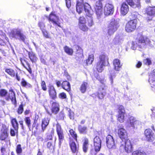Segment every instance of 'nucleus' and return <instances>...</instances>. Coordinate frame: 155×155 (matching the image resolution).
<instances>
[{
    "label": "nucleus",
    "mask_w": 155,
    "mask_h": 155,
    "mask_svg": "<svg viewBox=\"0 0 155 155\" xmlns=\"http://www.w3.org/2000/svg\"><path fill=\"white\" fill-rule=\"evenodd\" d=\"M117 28L116 23L111 21L109 24L107 28V33L110 35H113L117 30Z\"/></svg>",
    "instance_id": "22"
},
{
    "label": "nucleus",
    "mask_w": 155,
    "mask_h": 155,
    "mask_svg": "<svg viewBox=\"0 0 155 155\" xmlns=\"http://www.w3.org/2000/svg\"><path fill=\"white\" fill-rule=\"evenodd\" d=\"M78 129L80 134H86L87 133V127L85 126L79 124L78 125Z\"/></svg>",
    "instance_id": "36"
},
{
    "label": "nucleus",
    "mask_w": 155,
    "mask_h": 155,
    "mask_svg": "<svg viewBox=\"0 0 155 155\" xmlns=\"http://www.w3.org/2000/svg\"><path fill=\"white\" fill-rule=\"evenodd\" d=\"M94 60V56L93 54L89 55L88 58L86 60V65L91 64Z\"/></svg>",
    "instance_id": "47"
},
{
    "label": "nucleus",
    "mask_w": 155,
    "mask_h": 155,
    "mask_svg": "<svg viewBox=\"0 0 155 155\" xmlns=\"http://www.w3.org/2000/svg\"><path fill=\"white\" fill-rule=\"evenodd\" d=\"M101 90H103L102 88L100 87L98 91L96 93V95L100 99H102L104 97L106 93L104 92H101Z\"/></svg>",
    "instance_id": "42"
},
{
    "label": "nucleus",
    "mask_w": 155,
    "mask_h": 155,
    "mask_svg": "<svg viewBox=\"0 0 155 155\" xmlns=\"http://www.w3.org/2000/svg\"><path fill=\"white\" fill-rule=\"evenodd\" d=\"M15 150L17 154L18 155L22 152V149L21 144H18L16 147Z\"/></svg>",
    "instance_id": "52"
},
{
    "label": "nucleus",
    "mask_w": 155,
    "mask_h": 155,
    "mask_svg": "<svg viewBox=\"0 0 155 155\" xmlns=\"http://www.w3.org/2000/svg\"><path fill=\"white\" fill-rule=\"evenodd\" d=\"M46 17L48 18L49 21L51 22L54 25H55L58 26L61 28V23L59 22V18L58 16L56 14L55 12L52 11L49 14L48 16Z\"/></svg>",
    "instance_id": "9"
},
{
    "label": "nucleus",
    "mask_w": 155,
    "mask_h": 155,
    "mask_svg": "<svg viewBox=\"0 0 155 155\" xmlns=\"http://www.w3.org/2000/svg\"><path fill=\"white\" fill-rule=\"evenodd\" d=\"M0 140L6 143H10V139L9 137L8 129L5 125L2 126L0 130Z\"/></svg>",
    "instance_id": "5"
},
{
    "label": "nucleus",
    "mask_w": 155,
    "mask_h": 155,
    "mask_svg": "<svg viewBox=\"0 0 155 155\" xmlns=\"http://www.w3.org/2000/svg\"><path fill=\"white\" fill-rule=\"evenodd\" d=\"M64 52L68 54L69 55L72 56L73 55L74 53L73 49L69 48L67 46H65L64 47Z\"/></svg>",
    "instance_id": "41"
},
{
    "label": "nucleus",
    "mask_w": 155,
    "mask_h": 155,
    "mask_svg": "<svg viewBox=\"0 0 155 155\" xmlns=\"http://www.w3.org/2000/svg\"><path fill=\"white\" fill-rule=\"evenodd\" d=\"M149 82H155V69L150 73L149 76Z\"/></svg>",
    "instance_id": "46"
},
{
    "label": "nucleus",
    "mask_w": 155,
    "mask_h": 155,
    "mask_svg": "<svg viewBox=\"0 0 155 155\" xmlns=\"http://www.w3.org/2000/svg\"><path fill=\"white\" fill-rule=\"evenodd\" d=\"M127 122L131 127H134L138 124V121L135 117L132 116L129 118Z\"/></svg>",
    "instance_id": "33"
},
{
    "label": "nucleus",
    "mask_w": 155,
    "mask_h": 155,
    "mask_svg": "<svg viewBox=\"0 0 155 155\" xmlns=\"http://www.w3.org/2000/svg\"><path fill=\"white\" fill-rule=\"evenodd\" d=\"M48 91L50 98L52 100H55L57 98V93L54 86L51 85L48 87Z\"/></svg>",
    "instance_id": "20"
},
{
    "label": "nucleus",
    "mask_w": 155,
    "mask_h": 155,
    "mask_svg": "<svg viewBox=\"0 0 155 155\" xmlns=\"http://www.w3.org/2000/svg\"><path fill=\"white\" fill-rule=\"evenodd\" d=\"M16 133L17 134L14 129H10V134L11 136H15Z\"/></svg>",
    "instance_id": "64"
},
{
    "label": "nucleus",
    "mask_w": 155,
    "mask_h": 155,
    "mask_svg": "<svg viewBox=\"0 0 155 155\" xmlns=\"http://www.w3.org/2000/svg\"><path fill=\"white\" fill-rule=\"evenodd\" d=\"M153 46L150 39L149 38L142 34L139 33L135 38V42L133 41L132 43L131 48L135 50L137 47L139 48L143 49L147 47H152Z\"/></svg>",
    "instance_id": "2"
},
{
    "label": "nucleus",
    "mask_w": 155,
    "mask_h": 155,
    "mask_svg": "<svg viewBox=\"0 0 155 155\" xmlns=\"http://www.w3.org/2000/svg\"><path fill=\"white\" fill-rule=\"evenodd\" d=\"M50 120V119L48 117H45L42 119L41 122V130L44 132L48 126Z\"/></svg>",
    "instance_id": "27"
},
{
    "label": "nucleus",
    "mask_w": 155,
    "mask_h": 155,
    "mask_svg": "<svg viewBox=\"0 0 155 155\" xmlns=\"http://www.w3.org/2000/svg\"><path fill=\"white\" fill-rule=\"evenodd\" d=\"M106 143L107 147L109 149H115L116 144L113 137L110 134L108 135L106 137Z\"/></svg>",
    "instance_id": "12"
},
{
    "label": "nucleus",
    "mask_w": 155,
    "mask_h": 155,
    "mask_svg": "<svg viewBox=\"0 0 155 155\" xmlns=\"http://www.w3.org/2000/svg\"><path fill=\"white\" fill-rule=\"evenodd\" d=\"M137 14L138 13L137 12H132L130 16V18L132 19L131 20H137L136 19L137 18Z\"/></svg>",
    "instance_id": "56"
},
{
    "label": "nucleus",
    "mask_w": 155,
    "mask_h": 155,
    "mask_svg": "<svg viewBox=\"0 0 155 155\" xmlns=\"http://www.w3.org/2000/svg\"><path fill=\"white\" fill-rule=\"evenodd\" d=\"M137 21L130 20L126 23L125 26V31L127 33L134 31L137 27Z\"/></svg>",
    "instance_id": "8"
},
{
    "label": "nucleus",
    "mask_w": 155,
    "mask_h": 155,
    "mask_svg": "<svg viewBox=\"0 0 155 155\" xmlns=\"http://www.w3.org/2000/svg\"><path fill=\"white\" fill-rule=\"evenodd\" d=\"M108 58L105 54L100 55L99 60L95 65L94 68L98 72L101 73L104 70L103 67L106 66V61H108Z\"/></svg>",
    "instance_id": "4"
},
{
    "label": "nucleus",
    "mask_w": 155,
    "mask_h": 155,
    "mask_svg": "<svg viewBox=\"0 0 155 155\" xmlns=\"http://www.w3.org/2000/svg\"><path fill=\"white\" fill-rule=\"evenodd\" d=\"M67 7L69 8L71 6V0H65Z\"/></svg>",
    "instance_id": "61"
},
{
    "label": "nucleus",
    "mask_w": 155,
    "mask_h": 155,
    "mask_svg": "<svg viewBox=\"0 0 155 155\" xmlns=\"http://www.w3.org/2000/svg\"><path fill=\"white\" fill-rule=\"evenodd\" d=\"M51 104L50 110L48 108H45V110L47 113L50 116H52V114L56 115L59 113L60 110V105L59 103L57 101H50Z\"/></svg>",
    "instance_id": "6"
},
{
    "label": "nucleus",
    "mask_w": 155,
    "mask_h": 155,
    "mask_svg": "<svg viewBox=\"0 0 155 155\" xmlns=\"http://www.w3.org/2000/svg\"><path fill=\"white\" fill-rule=\"evenodd\" d=\"M53 140V136L52 134H49L47 135V137L45 139L46 141L49 140L52 141Z\"/></svg>",
    "instance_id": "62"
},
{
    "label": "nucleus",
    "mask_w": 155,
    "mask_h": 155,
    "mask_svg": "<svg viewBox=\"0 0 155 155\" xmlns=\"http://www.w3.org/2000/svg\"><path fill=\"white\" fill-rule=\"evenodd\" d=\"M20 60L22 66L28 71L30 74L31 78L32 79H34L35 77L34 74V71H32L30 64L28 61L25 59L22 58H20Z\"/></svg>",
    "instance_id": "10"
},
{
    "label": "nucleus",
    "mask_w": 155,
    "mask_h": 155,
    "mask_svg": "<svg viewBox=\"0 0 155 155\" xmlns=\"http://www.w3.org/2000/svg\"><path fill=\"white\" fill-rule=\"evenodd\" d=\"M97 79L102 84V86H101L100 87L102 88V90H104L106 87L105 84L104 79V78H101L100 76L97 75L96 77Z\"/></svg>",
    "instance_id": "45"
},
{
    "label": "nucleus",
    "mask_w": 155,
    "mask_h": 155,
    "mask_svg": "<svg viewBox=\"0 0 155 155\" xmlns=\"http://www.w3.org/2000/svg\"><path fill=\"white\" fill-rule=\"evenodd\" d=\"M44 20L45 18H42V20L39 21L38 22V26L41 31L46 29V26L45 25V23L43 21Z\"/></svg>",
    "instance_id": "44"
},
{
    "label": "nucleus",
    "mask_w": 155,
    "mask_h": 155,
    "mask_svg": "<svg viewBox=\"0 0 155 155\" xmlns=\"http://www.w3.org/2000/svg\"><path fill=\"white\" fill-rule=\"evenodd\" d=\"M131 155H147L145 152L141 150H136L133 151Z\"/></svg>",
    "instance_id": "48"
},
{
    "label": "nucleus",
    "mask_w": 155,
    "mask_h": 155,
    "mask_svg": "<svg viewBox=\"0 0 155 155\" xmlns=\"http://www.w3.org/2000/svg\"><path fill=\"white\" fill-rule=\"evenodd\" d=\"M43 36L46 38H51L50 35L46 29L41 31Z\"/></svg>",
    "instance_id": "53"
},
{
    "label": "nucleus",
    "mask_w": 155,
    "mask_h": 155,
    "mask_svg": "<svg viewBox=\"0 0 155 155\" xmlns=\"http://www.w3.org/2000/svg\"><path fill=\"white\" fill-rule=\"evenodd\" d=\"M104 14L107 16L112 15L114 12V7L113 5L106 4L104 7Z\"/></svg>",
    "instance_id": "18"
},
{
    "label": "nucleus",
    "mask_w": 155,
    "mask_h": 155,
    "mask_svg": "<svg viewBox=\"0 0 155 155\" xmlns=\"http://www.w3.org/2000/svg\"><path fill=\"white\" fill-rule=\"evenodd\" d=\"M59 97L61 99H65L66 98L67 96L65 93L62 92L59 94Z\"/></svg>",
    "instance_id": "59"
},
{
    "label": "nucleus",
    "mask_w": 155,
    "mask_h": 155,
    "mask_svg": "<svg viewBox=\"0 0 155 155\" xmlns=\"http://www.w3.org/2000/svg\"><path fill=\"white\" fill-rule=\"evenodd\" d=\"M89 140L86 137L84 138L83 140V143L82 145V149L83 152L86 153L89 149Z\"/></svg>",
    "instance_id": "28"
},
{
    "label": "nucleus",
    "mask_w": 155,
    "mask_h": 155,
    "mask_svg": "<svg viewBox=\"0 0 155 155\" xmlns=\"http://www.w3.org/2000/svg\"><path fill=\"white\" fill-rule=\"evenodd\" d=\"M8 91L4 89H2L0 90V96L1 97H6L8 94Z\"/></svg>",
    "instance_id": "50"
},
{
    "label": "nucleus",
    "mask_w": 155,
    "mask_h": 155,
    "mask_svg": "<svg viewBox=\"0 0 155 155\" xmlns=\"http://www.w3.org/2000/svg\"><path fill=\"white\" fill-rule=\"evenodd\" d=\"M38 115L37 116H35L32 125V130H33L34 129H35L37 130L40 129V126L39 124L38 123Z\"/></svg>",
    "instance_id": "37"
},
{
    "label": "nucleus",
    "mask_w": 155,
    "mask_h": 155,
    "mask_svg": "<svg viewBox=\"0 0 155 155\" xmlns=\"http://www.w3.org/2000/svg\"><path fill=\"white\" fill-rule=\"evenodd\" d=\"M94 146L96 152L98 153L100 150L101 148V140L98 136H96L94 138Z\"/></svg>",
    "instance_id": "23"
},
{
    "label": "nucleus",
    "mask_w": 155,
    "mask_h": 155,
    "mask_svg": "<svg viewBox=\"0 0 155 155\" xmlns=\"http://www.w3.org/2000/svg\"><path fill=\"white\" fill-rule=\"evenodd\" d=\"M5 99L7 101L11 100L12 104L15 105H17V102L15 93L12 88H10L9 90L8 94L5 98Z\"/></svg>",
    "instance_id": "11"
},
{
    "label": "nucleus",
    "mask_w": 155,
    "mask_h": 155,
    "mask_svg": "<svg viewBox=\"0 0 155 155\" xmlns=\"http://www.w3.org/2000/svg\"><path fill=\"white\" fill-rule=\"evenodd\" d=\"M104 0H98L95 2L94 8L96 14L97 15H100L102 14L103 10L102 2Z\"/></svg>",
    "instance_id": "16"
},
{
    "label": "nucleus",
    "mask_w": 155,
    "mask_h": 155,
    "mask_svg": "<svg viewBox=\"0 0 155 155\" xmlns=\"http://www.w3.org/2000/svg\"><path fill=\"white\" fill-rule=\"evenodd\" d=\"M23 107L24 106L22 103L19 105L17 111L18 114H21L24 111Z\"/></svg>",
    "instance_id": "54"
},
{
    "label": "nucleus",
    "mask_w": 155,
    "mask_h": 155,
    "mask_svg": "<svg viewBox=\"0 0 155 155\" xmlns=\"http://www.w3.org/2000/svg\"><path fill=\"white\" fill-rule=\"evenodd\" d=\"M69 132L71 137H70L69 138H71L74 140L76 142H77L78 136L75 131L72 129H70Z\"/></svg>",
    "instance_id": "39"
},
{
    "label": "nucleus",
    "mask_w": 155,
    "mask_h": 155,
    "mask_svg": "<svg viewBox=\"0 0 155 155\" xmlns=\"http://www.w3.org/2000/svg\"><path fill=\"white\" fill-rule=\"evenodd\" d=\"M18 36L19 37L18 38L20 41H22L25 44H28L27 41V38L26 36L22 32L21 30Z\"/></svg>",
    "instance_id": "38"
},
{
    "label": "nucleus",
    "mask_w": 155,
    "mask_h": 155,
    "mask_svg": "<svg viewBox=\"0 0 155 155\" xmlns=\"http://www.w3.org/2000/svg\"><path fill=\"white\" fill-rule=\"evenodd\" d=\"M41 89L44 91H46L47 89L45 81H41Z\"/></svg>",
    "instance_id": "55"
},
{
    "label": "nucleus",
    "mask_w": 155,
    "mask_h": 155,
    "mask_svg": "<svg viewBox=\"0 0 155 155\" xmlns=\"http://www.w3.org/2000/svg\"><path fill=\"white\" fill-rule=\"evenodd\" d=\"M11 123L12 127L17 133H18L19 125L16 118H12L11 119Z\"/></svg>",
    "instance_id": "35"
},
{
    "label": "nucleus",
    "mask_w": 155,
    "mask_h": 155,
    "mask_svg": "<svg viewBox=\"0 0 155 155\" xmlns=\"http://www.w3.org/2000/svg\"><path fill=\"white\" fill-rule=\"evenodd\" d=\"M76 50L75 55V59L77 61H80L83 57V50L78 45L75 46Z\"/></svg>",
    "instance_id": "25"
},
{
    "label": "nucleus",
    "mask_w": 155,
    "mask_h": 155,
    "mask_svg": "<svg viewBox=\"0 0 155 155\" xmlns=\"http://www.w3.org/2000/svg\"><path fill=\"white\" fill-rule=\"evenodd\" d=\"M56 131L59 140V144L61 145L63 140L64 138V134L63 130L62 129L61 125L58 123L56 125Z\"/></svg>",
    "instance_id": "14"
},
{
    "label": "nucleus",
    "mask_w": 155,
    "mask_h": 155,
    "mask_svg": "<svg viewBox=\"0 0 155 155\" xmlns=\"http://www.w3.org/2000/svg\"><path fill=\"white\" fill-rule=\"evenodd\" d=\"M3 36L4 38L3 39H0V45H6V42L4 41L5 40L8 42L9 41L8 38L5 33L3 35Z\"/></svg>",
    "instance_id": "51"
},
{
    "label": "nucleus",
    "mask_w": 155,
    "mask_h": 155,
    "mask_svg": "<svg viewBox=\"0 0 155 155\" xmlns=\"http://www.w3.org/2000/svg\"><path fill=\"white\" fill-rule=\"evenodd\" d=\"M125 2L121 4L120 7V13L123 16L125 15L129 11L128 5L134 8L140 7V0H125Z\"/></svg>",
    "instance_id": "3"
},
{
    "label": "nucleus",
    "mask_w": 155,
    "mask_h": 155,
    "mask_svg": "<svg viewBox=\"0 0 155 155\" xmlns=\"http://www.w3.org/2000/svg\"><path fill=\"white\" fill-rule=\"evenodd\" d=\"M124 145H121V146H124V150L127 153H129L131 152L133 150V147L130 140L128 139L124 140Z\"/></svg>",
    "instance_id": "21"
},
{
    "label": "nucleus",
    "mask_w": 155,
    "mask_h": 155,
    "mask_svg": "<svg viewBox=\"0 0 155 155\" xmlns=\"http://www.w3.org/2000/svg\"><path fill=\"white\" fill-rule=\"evenodd\" d=\"M84 0H77L76 5V10L79 13H81L83 10V7L84 8Z\"/></svg>",
    "instance_id": "26"
},
{
    "label": "nucleus",
    "mask_w": 155,
    "mask_h": 155,
    "mask_svg": "<svg viewBox=\"0 0 155 155\" xmlns=\"http://www.w3.org/2000/svg\"><path fill=\"white\" fill-rule=\"evenodd\" d=\"M143 62L145 64L148 65H150L152 64V62L150 59L148 58L144 59Z\"/></svg>",
    "instance_id": "58"
},
{
    "label": "nucleus",
    "mask_w": 155,
    "mask_h": 155,
    "mask_svg": "<svg viewBox=\"0 0 155 155\" xmlns=\"http://www.w3.org/2000/svg\"><path fill=\"white\" fill-rule=\"evenodd\" d=\"M24 120L28 127L30 129L31 125V121L30 117H25Z\"/></svg>",
    "instance_id": "49"
},
{
    "label": "nucleus",
    "mask_w": 155,
    "mask_h": 155,
    "mask_svg": "<svg viewBox=\"0 0 155 155\" xmlns=\"http://www.w3.org/2000/svg\"><path fill=\"white\" fill-rule=\"evenodd\" d=\"M19 122L21 126V129L23 130H25L26 128V127L24 124L23 121L22 120H20L19 121Z\"/></svg>",
    "instance_id": "60"
},
{
    "label": "nucleus",
    "mask_w": 155,
    "mask_h": 155,
    "mask_svg": "<svg viewBox=\"0 0 155 155\" xmlns=\"http://www.w3.org/2000/svg\"><path fill=\"white\" fill-rule=\"evenodd\" d=\"M20 29H14L12 30L9 34V37L11 39H17Z\"/></svg>",
    "instance_id": "30"
},
{
    "label": "nucleus",
    "mask_w": 155,
    "mask_h": 155,
    "mask_svg": "<svg viewBox=\"0 0 155 155\" xmlns=\"http://www.w3.org/2000/svg\"><path fill=\"white\" fill-rule=\"evenodd\" d=\"M68 115L70 119L73 120L74 119V113L70 109L68 110Z\"/></svg>",
    "instance_id": "57"
},
{
    "label": "nucleus",
    "mask_w": 155,
    "mask_h": 155,
    "mask_svg": "<svg viewBox=\"0 0 155 155\" xmlns=\"http://www.w3.org/2000/svg\"><path fill=\"white\" fill-rule=\"evenodd\" d=\"M89 84L87 81H83L79 88V90L82 94H84L87 91Z\"/></svg>",
    "instance_id": "32"
},
{
    "label": "nucleus",
    "mask_w": 155,
    "mask_h": 155,
    "mask_svg": "<svg viewBox=\"0 0 155 155\" xmlns=\"http://www.w3.org/2000/svg\"><path fill=\"white\" fill-rule=\"evenodd\" d=\"M117 110V114L116 116L117 120L120 123L124 122L125 119V108L122 105H118Z\"/></svg>",
    "instance_id": "7"
},
{
    "label": "nucleus",
    "mask_w": 155,
    "mask_h": 155,
    "mask_svg": "<svg viewBox=\"0 0 155 155\" xmlns=\"http://www.w3.org/2000/svg\"><path fill=\"white\" fill-rule=\"evenodd\" d=\"M117 133L119 137L122 141L128 139V134L125 129L123 128H119L118 130Z\"/></svg>",
    "instance_id": "19"
},
{
    "label": "nucleus",
    "mask_w": 155,
    "mask_h": 155,
    "mask_svg": "<svg viewBox=\"0 0 155 155\" xmlns=\"http://www.w3.org/2000/svg\"><path fill=\"white\" fill-rule=\"evenodd\" d=\"M21 85L23 87L27 89L31 88L32 85L29 83L27 82L24 78L22 79V81L20 83Z\"/></svg>",
    "instance_id": "40"
},
{
    "label": "nucleus",
    "mask_w": 155,
    "mask_h": 155,
    "mask_svg": "<svg viewBox=\"0 0 155 155\" xmlns=\"http://www.w3.org/2000/svg\"><path fill=\"white\" fill-rule=\"evenodd\" d=\"M144 135L147 140L149 142H153L155 140V135L150 128L147 129L144 131Z\"/></svg>",
    "instance_id": "15"
},
{
    "label": "nucleus",
    "mask_w": 155,
    "mask_h": 155,
    "mask_svg": "<svg viewBox=\"0 0 155 155\" xmlns=\"http://www.w3.org/2000/svg\"><path fill=\"white\" fill-rule=\"evenodd\" d=\"M5 71L12 77H15L16 79L18 81H20V77L18 76V72H16L15 70L11 68H6L5 69Z\"/></svg>",
    "instance_id": "24"
},
{
    "label": "nucleus",
    "mask_w": 155,
    "mask_h": 155,
    "mask_svg": "<svg viewBox=\"0 0 155 155\" xmlns=\"http://www.w3.org/2000/svg\"><path fill=\"white\" fill-rule=\"evenodd\" d=\"M71 138H69V144L71 150L73 153H77L78 152L79 146Z\"/></svg>",
    "instance_id": "17"
},
{
    "label": "nucleus",
    "mask_w": 155,
    "mask_h": 155,
    "mask_svg": "<svg viewBox=\"0 0 155 155\" xmlns=\"http://www.w3.org/2000/svg\"><path fill=\"white\" fill-rule=\"evenodd\" d=\"M84 10L86 13V18L83 16L79 17L78 27L81 31L86 32L89 30V27H91L94 25L92 17L94 12L90 5L87 3H84Z\"/></svg>",
    "instance_id": "1"
},
{
    "label": "nucleus",
    "mask_w": 155,
    "mask_h": 155,
    "mask_svg": "<svg viewBox=\"0 0 155 155\" xmlns=\"http://www.w3.org/2000/svg\"><path fill=\"white\" fill-rule=\"evenodd\" d=\"M145 13L150 17H147L146 18V20L147 21H150L152 20L153 17L155 15V6H147L145 10Z\"/></svg>",
    "instance_id": "13"
},
{
    "label": "nucleus",
    "mask_w": 155,
    "mask_h": 155,
    "mask_svg": "<svg viewBox=\"0 0 155 155\" xmlns=\"http://www.w3.org/2000/svg\"><path fill=\"white\" fill-rule=\"evenodd\" d=\"M113 63L114 69L116 71H119L122 66V64H120V60L117 58L114 59L113 61Z\"/></svg>",
    "instance_id": "29"
},
{
    "label": "nucleus",
    "mask_w": 155,
    "mask_h": 155,
    "mask_svg": "<svg viewBox=\"0 0 155 155\" xmlns=\"http://www.w3.org/2000/svg\"><path fill=\"white\" fill-rule=\"evenodd\" d=\"M61 87L68 92H70L71 90L70 83L66 80L62 82Z\"/></svg>",
    "instance_id": "31"
},
{
    "label": "nucleus",
    "mask_w": 155,
    "mask_h": 155,
    "mask_svg": "<svg viewBox=\"0 0 155 155\" xmlns=\"http://www.w3.org/2000/svg\"><path fill=\"white\" fill-rule=\"evenodd\" d=\"M28 57L31 62L32 63H36L38 58L35 54L32 51H28Z\"/></svg>",
    "instance_id": "34"
},
{
    "label": "nucleus",
    "mask_w": 155,
    "mask_h": 155,
    "mask_svg": "<svg viewBox=\"0 0 155 155\" xmlns=\"http://www.w3.org/2000/svg\"><path fill=\"white\" fill-rule=\"evenodd\" d=\"M56 139L54 142L52 141H51L48 142L47 144V147L50 150H53L54 148Z\"/></svg>",
    "instance_id": "43"
},
{
    "label": "nucleus",
    "mask_w": 155,
    "mask_h": 155,
    "mask_svg": "<svg viewBox=\"0 0 155 155\" xmlns=\"http://www.w3.org/2000/svg\"><path fill=\"white\" fill-rule=\"evenodd\" d=\"M55 84L57 87H62V82L61 83V81L59 80H56L55 81Z\"/></svg>",
    "instance_id": "63"
}]
</instances>
